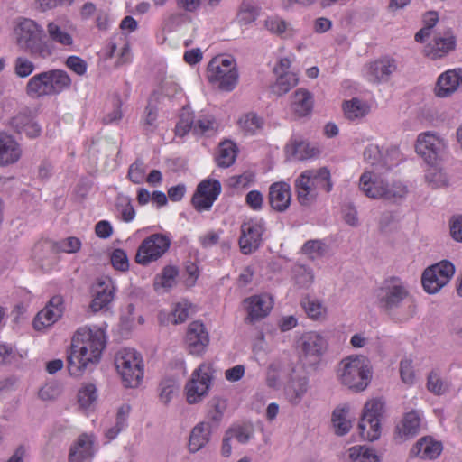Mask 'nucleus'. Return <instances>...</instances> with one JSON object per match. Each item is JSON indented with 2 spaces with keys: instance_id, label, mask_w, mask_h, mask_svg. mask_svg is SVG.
I'll return each mask as SVG.
<instances>
[{
  "instance_id": "60",
  "label": "nucleus",
  "mask_w": 462,
  "mask_h": 462,
  "mask_svg": "<svg viewBox=\"0 0 462 462\" xmlns=\"http://www.w3.org/2000/svg\"><path fill=\"white\" fill-rule=\"evenodd\" d=\"M111 263L115 269L118 271H127L129 268L128 258L125 252L122 249H116L111 254Z\"/></svg>"
},
{
  "instance_id": "10",
  "label": "nucleus",
  "mask_w": 462,
  "mask_h": 462,
  "mask_svg": "<svg viewBox=\"0 0 462 462\" xmlns=\"http://www.w3.org/2000/svg\"><path fill=\"white\" fill-rule=\"evenodd\" d=\"M454 273V264L447 260L428 267L421 277L424 290L430 294L439 292L441 288L449 282Z\"/></svg>"
},
{
  "instance_id": "28",
  "label": "nucleus",
  "mask_w": 462,
  "mask_h": 462,
  "mask_svg": "<svg viewBox=\"0 0 462 462\" xmlns=\"http://www.w3.org/2000/svg\"><path fill=\"white\" fill-rule=\"evenodd\" d=\"M308 383L306 376H291L284 388L287 400L293 405L299 404L308 391Z\"/></svg>"
},
{
  "instance_id": "34",
  "label": "nucleus",
  "mask_w": 462,
  "mask_h": 462,
  "mask_svg": "<svg viewBox=\"0 0 462 462\" xmlns=\"http://www.w3.org/2000/svg\"><path fill=\"white\" fill-rule=\"evenodd\" d=\"M237 156V147L235 143L226 140L218 146V154L216 158L217 164L222 168L231 166Z\"/></svg>"
},
{
  "instance_id": "24",
  "label": "nucleus",
  "mask_w": 462,
  "mask_h": 462,
  "mask_svg": "<svg viewBox=\"0 0 462 462\" xmlns=\"http://www.w3.org/2000/svg\"><path fill=\"white\" fill-rule=\"evenodd\" d=\"M94 439L92 436L82 434L70 448L69 459L70 462H88L93 455Z\"/></svg>"
},
{
  "instance_id": "41",
  "label": "nucleus",
  "mask_w": 462,
  "mask_h": 462,
  "mask_svg": "<svg viewBox=\"0 0 462 462\" xmlns=\"http://www.w3.org/2000/svg\"><path fill=\"white\" fill-rule=\"evenodd\" d=\"M61 316H60V311H53L49 308H44L33 319V328L36 330H42L45 328L51 327L56 321H58Z\"/></svg>"
},
{
  "instance_id": "63",
  "label": "nucleus",
  "mask_w": 462,
  "mask_h": 462,
  "mask_svg": "<svg viewBox=\"0 0 462 462\" xmlns=\"http://www.w3.org/2000/svg\"><path fill=\"white\" fill-rule=\"evenodd\" d=\"M65 64L69 69L79 76L84 75L87 71V62L78 56L68 57Z\"/></svg>"
},
{
  "instance_id": "9",
  "label": "nucleus",
  "mask_w": 462,
  "mask_h": 462,
  "mask_svg": "<svg viewBox=\"0 0 462 462\" xmlns=\"http://www.w3.org/2000/svg\"><path fill=\"white\" fill-rule=\"evenodd\" d=\"M171 241L166 235L156 233L146 237L139 245L135 261L143 266L157 261L169 250Z\"/></svg>"
},
{
  "instance_id": "54",
  "label": "nucleus",
  "mask_w": 462,
  "mask_h": 462,
  "mask_svg": "<svg viewBox=\"0 0 462 462\" xmlns=\"http://www.w3.org/2000/svg\"><path fill=\"white\" fill-rule=\"evenodd\" d=\"M113 108L103 117V123L106 125L119 122L123 117L122 105L123 102L118 95H115L112 98Z\"/></svg>"
},
{
  "instance_id": "43",
  "label": "nucleus",
  "mask_w": 462,
  "mask_h": 462,
  "mask_svg": "<svg viewBox=\"0 0 462 462\" xmlns=\"http://www.w3.org/2000/svg\"><path fill=\"white\" fill-rule=\"evenodd\" d=\"M347 410L346 408H337L332 413V423L337 435L346 434L351 427V421L347 420Z\"/></svg>"
},
{
  "instance_id": "46",
  "label": "nucleus",
  "mask_w": 462,
  "mask_h": 462,
  "mask_svg": "<svg viewBox=\"0 0 462 462\" xmlns=\"http://www.w3.org/2000/svg\"><path fill=\"white\" fill-rule=\"evenodd\" d=\"M47 32L50 39L55 42L64 46H70L73 43L72 36L54 22L47 24Z\"/></svg>"
},
{
  "instance_id": "8",
  "label": "nucleus",
  "mask_w": 462,
  "mask_h": 462,
  "mask_svg": "<svg viewBox=\"0 0 462 462\" xmlns=\"http://www.w3.org/2000/svg\"><path fill=\"white\" fill-rule=\"evenodd\" d=\"M383 413V402L370 400L365 404L358 430L364 440L374 441L380 437V420Z\"/></svg>"
},
{
  "instance_id": "45",
  "label": "nucleus",
  "mask_w": 462,
  "mask_h": 462,
  "mask_svg": "<svg viewBox=\"0 0 462 462\" xmlns=\"http://www.w3.org/2000/svg\"><path fill=\"white\" fill-rule=\"evenodd\" d=\"M177 275V268L173 266H166L163 269L162 275L154 281V289L158 291L162 288L165 291H168L175 285Z\"/></svg>"
},
{
  "instance_id": "17",
  "label": "nucleus",
  "mask_w": 462,
  "mask_h": 462,
  "mask_svg": "<svg viewBox=\"0 0 462 462\" xmlns=\"http://www.w3.org/2000/svg\"><path fill=\"white\" fill-rule=\"evenodd\" d=\"M386 181L373 171H365L359 178V189L368 198L382 199Z\"/></svg>"
},
{
  "instance_id": "49",
  "label": "nucleus",
  "mask_w": 462,
  "mask_h": 462,
  "mask_svg": "<svg viewBox=\"0 0 462 462\" xmlns=\"http://www.w3.org/2000/svg\"><path fill=\"white\" fill-rule=\"evenodd\" d=\"M35 70V64L25 56H18L14 60V73L17 78L25 79Z\"/></svg>"
},
{
  "instance_id": "39",
  "label": "nucleus",
  "mask_w": 462,
  "mask_h": 462,
  "mask_svg": "<svg viewBox=\"0 0 462 462\" xmlns=\"http://www.w3.org/2000/svg\"><path fill=\"white\" fill-rule=\"evenodd\" d=\"M288 149L291 151V155L299 161L307 160L316 156L319 150L315 147H311L309 143L303 141H293Z\"/></svg>"
},
{
  "instance_id": "44",
  "label": "nucleus",
  "mask_w": 462,
  "mask_h": 462,
  "mask_svg": "<svg viewBox=\"0 0 462 462\" xmlns=\"http://www.w3.org/2000/svg\"><path fill=\"white\" fill-rule=\"evenodd\" d=\"M368 111L369 106L357 98H353L344 104L345 116L350 120L363 117L368 113Z\"/></svg>"
},
{
  "instance_id": "5",
  "label": "nucleus",
  "mask_w": 462,
  "mask_h": 462,
  "mask_svg": "<svg viewBox=\"0 0 462 462\" xmlns=\"http://www.w3.org/2000/svg\"><path fill=\"white\" fill-rule=\"evenodd\" d=\"M115 365L125 387H137L143 377V365L140 354L133 348L119 350L115 356Z\"/></svg>"
},
{
  "instance_id": "16",
  "label": "nucleus",
  "mask_w": 462,
  "mask_h": 462,
  "mask_svg": "<svg viewBox=\"0 0 462 462\" xmlns=\"http://www.w3.org/2000/svg\"><path fill=\"white\" fill-rule=\"evenodd\" d=\"M186 344L192 355H201L209 344V335L200 321L191 322L186 333Z\"/></svg>"
},
{
  "instance_id": "15",
  "label": "nucleus",
  "mask_w": 462,
  "mask_h": 462,
  "mask_svg": "<svg viewBox=\"0 0 462 462\" xmlns=\"http://www.w3.org/2000/svg\"><path fill=\"white\" fill-rule=\"evenodd\" d=\"M243 304L247 312L245 321L250 324L264 319L273 308L271 298L267 295L248 297L244 300Z\"/></svg>"
},
{
  "instance_id": "13",
  "label": "nucleus",
  "mask_w": 462,
  "mask_h": 462,
  "mask_svg": "<svg viewBox=\"0 0 462 462\" xmlns=\"http://www.w3.org/2000/svg\"><path fill=\"white\" fill-rule=\"evenodd\" d=\"M446 148L445 140L433 132H425L419 134L416 143V152L429 164L437 162Z\"/></svg>"
},
{
  "instance_id": "47",
  "label": "nucleus",
  "mask_w": 462,
  "mask_h": 462,
  "mask_svg": "<svg viewBox=\"0 0 462 462\" xmlns=\"http://www.w3.org/2000/svg\"><path fill=\"white\" fill-rule=\"evenodd\" d=\"M425 180L428 185L432 189L445 188L448 186V178L440 169L430 167L428 169Z\"/></svg>"
},
{
  "instance_id": "4",
  "label": "nucleus",
  "mask_w": 462,
  "mask_h": 462,
  "mask_svg": "<svg viewBox=\"0 0 462 462\" xmlns=\"http://www.w3.org/2000/svg\"><path fill=\"white\" fill-rule=\"evenodd\" d=\"M378 309L391 314L400 309L409 298L407 284L399 277L392 276L385 279L374 292Z\"/></svg>"
},
{
  "instance_id": "52",
  "label": "nucleus",
  "mask_w": 462,
  "mask_h": 462,
  "mask_svg": "<svg viewBox=\"0 0 462 462\" xmlns=\"http://www.w3.org/2000/svg\"><path fill=\"white\" fill-rule=\"evenodd\" d=\"M263 123V119L254 113L246 114L239 120L242 129L250 134H253L257 130L261 129Z\"/></svg>"
},
{
  "instance_id": "59",
  "label": "nucleus",
  "mask_w": 462,
  "mask_h": 462,
  "mask_svg": "<svg viewBox=\"0 0 462 462\" xmlns=\"http://www.w3.org/2000/svg\"><path fill=\"white\" fill-rule=\"evenodd\" d=\"M74 0H35L34 6L40 12H46L59 6L72 5Z\"/></svg>"
},
{
  "instance_id": "53",
  "label": "nucleus",
  "mask_w": 462,
  "mask_h": 462,
  "mask_svg": "<svg viewBox=\"0 0 462 462\" xmlns=\"http://www.w3.org/2000/svg\"><path fill=\"white\" fill-rule=\"evenodd\" d=\"M228 438L236 439L239 443H246L252 437L253 430L246 425H235L226 431Z\"/></svg>"
},
{
  "instance_id": "32",
  "label": "nucleus",
  "mask_w": 462,
  "mask_h": 462,
  "mask_svg": "<svg viewBox=\"0 0 462 462\" xmlns=\"http://www.w3.org/2000/svg\"><path fill=\"white\" fill-rule=\"evenodd\" d=\"M211 430L206 422L196 425L189 435V448L190 452H197L204 448L210 439Z\"/></svg>"
},
{
  "instance_id": "29",
  "label": "nucleus",
  "mask_w": 462,
  "mask_h": 462,
  "mask_svg": "<svg viewBox=\"0 0 462 462\" xmlns=\"http://www.w3.org/2000/svg\"><path fill=\"white\" fill-rule=\"evenodd\" d=\"M25 92L32 98L51 97L46 72L42 71L32 76L25 86Z\"/></svg>"
},
{
  "instance_id": "57",
  "label": "nucleus",
  "mask_w": 462,
  "mask_h": 462,
  "mask_svg": "<svg viewBox=\"0 0 462 462\" xmlns=\"http://www.w3.org/2000/svg\"><path fill=\"white\" fill-rule=\"evenodd\" d=\"M193 130L197 134H206L217 130V123L212 116H205L194 122Z\"/></svg>"
},
{
  "instance_id": "18",
  "label": "nucleus",
  "mask_w": 462,
  "mask_h": 462,
  "mask_svg": "<svg viewBox=\"0 0 462 462\" xmlns=\"http://www.w3.org/2000/svg\"><path fill=\"white\" fill-rule=\"evenodd\" d=\"M460 88H462V69H448L439 77L435 94L439 97H447Z\"/></svg>"
},
{
  "instance_id": "3",
  "label": "nucleus",
  "mask_w": 462,
  "mask_h": 462,
  "mask_svg": "<svg viewBox=\"0 0 462 462\" xmlns=\"http://www.w3.org/2000/svg\"><path fill=\"white\" fill-rule=\"evenodd\" d=\"M337 375L340 383L348 389L364 391L372 377L370 362L364 356H349L340 362Z\"/></svg>"
},
{
  "instance_id": "62",
  "label": "nucleus",
  "mask_w": 462,
  "mask_h": 462,
  "mask_svg": "<svg viewBox=\"0 0 462 462\" xmlns=\"http://www.w3.org/2000/svg\"><path fill=\"white\" fill-rule=\"evenodd\" d=\"M265 27L271 32L281 35L286 32L288 24L279 17H269L265 21Z\"/></svg>"
},
{
  "instance_id": "23",
  "label": "nucleus",
  "mask_w": 462,
  "mask_h": 462,
  "mask_svg": "<svg viewBox=\"0 0 462 462\" xmlns=\"http://www.w3.org/2000/svg\"><path fill=\"white\" fill-rule=\"evenodd\" d=\"M396 70L395 60L389 58L377 60L369 65V79L375 83L386 82Z\"/></svg>"
},
{
  "instance_id": "27",
  "label": "nucleus",
  "mask_w": 462,
  "mask_h": 462,
  "mask_svg": "<svg viewBox=\"0 0 462 462\" xmlns=\"http://www.w3.org/2000/svg\"><path fill=\"white\" fill-rule=\"evenodd\" d=\"M21 154L17 142L11 135L0 134V165L14 163Z\"/></svg>"
},
{
  "instance_id": "26",
  "label": "nucleus",
  "mask_w": 462,
  "mask_h": 462,
  "mask_svg": "<svg viewBox=\"0 0 462 462\" xmlns=\"http://www.w3.org/2000/svg\"><path fill=\"white\" fill-rule=\"evenodd\" d=\"M297 199L301 206H310L316 199V189L306 171L295 180Z\"/></svg>"
},
{
  "instance_id": "56",
  "label": "nucleus",
  "mask_w": 462,
  "mask_h": 462,
  "mask_svg": "<svg viewBox=\"0 0 462 462\" xmlns=\"http://www.w3.org/2000/svg\"><path fill=\"white\" fill-rule=\"evenodd\" d=\"M400 375L406 384H413L416 380L415 372L411 359H402L400 362Z\"/></svg>"
},
{
  "instance_id": "33",
  "label": "nucleus",
  "mask_w": 462,
  "mask_h": 462,
  "mask_svg": "<svg viewBox=\"0 0 462 462\" xmlns=\"http://www.w3.org/2000/svg\"><path fill=\"white\" fill-rule=\"evenodd\" d=\"M98 287L100 289L97 291V294L90 304L94 312L106 307L113 300L115 294V287L111 282H100Z\"/></svg>"
},
{
  "instance_id": "22",
  "label": "nucleus",
  "mask_w": 462,
  "mask_h": 462,
  "mask_svg": "<svg viewBox=\"0 0 462 462\" xmlns=\"http://www.w3.org/2000/svg\"><path fill=\"white\" fill-rule=\"evenodd\" d=\"M311 93L305 88L297 89L291 97V110L296 117L308 116L313 109Z\"/></svg>"
},
{
  "instance_id": "1",
  "label": "nucleus",
  "mask_w": 462,
  "mask_h": 462,
  "mask_svg": "<svg viewBox=\"0 0 462 462\" xmlns=\"http://www.w3.org/2000/svg\"><path fill=\"white\" fill-rule=\"evenodd\" d=\"M106 346L102 329L79 328L72 337L68 353V370L70 375L80 376L99 363Z\"/></svg>"
},
{
  "instance_id": "48",
  "label": "nucleus",
  "mask_w": 462,
  "mask_h": 462,
  "mask_svg": "<svg viewBox=\"0 0 462 462\" xmlns=\"http://www.w3.org/2000/svg\"><path fill=\"white\" fill-rule=\"evenodd\" d=\"M349 458L356 462H379L373 449L365 446H355L348 449Z\"/></svg>"
},
{
  "instance_id": "37",
  "label": "nucleus",
  "mask_w": 462,
  "mask_h": 462,
  "mask_svg": "<svg viewBox=\"0 0 462 462\" xmlns=\"http://www.w3.org/2000/svg\"><path fill=\"white\" fill-rule=\"evenodd\" d=\"M299 82V79L294 73H284L278 75V79L272 86V92L276 96H282L288 93Z\"/></svg>"
},
{
  "instance_id": "58",
  "label": "nucleus",
  "mask_w": 462,
  "mask_h": 462,
  "mask_svg": "<svg viewBox=\"0 0 462 462\" xmlns=\"http://www.w3.org/2000/svg\"><path fill=\"white\" fill-rule=\"evenodd\" d=\"M427 388L435 394H442L447 391V385L435 372H430L428 375Z\"/></svg>"
},
{
  "instance_id": "2",
  "label": "nucleus",
  "mask_w": 462,
  "mask_h": 462,
  "mask_svg": "<svg viewBox=\"0 0 462 462\" xmlns=\"http://www.w3.org/2000/svg\"><path fill=\"white\" fill-rule=\"evenodd\" d=\"M14 35L17 46L33 57L45 60L53 54L43 29L32 19L23 18L14 28Z\"/></svg>"
},
{
  "instance_id": "14",
  "label": "nucleus",
  "mask_w": 462,
  "mask_h": 462,
  "mask_svg": "<svg viewBox=\"0 0 462 462\" xmlns=\"http://www.w3.org/2000/svg\"><path fill=\"white\" fill-rule=\"evenodd\" d=\"M240 230L241 235L238 240L240 250L244 254H251L259 248L264 227L261 223L250 220L243 223Z\"/></svg>"
},
{
  "instance_id": "30",
  "label": "nucleus",
  "mask_w": 462,
  "mask_h": 462,
  "mask_svg": "<svg viewBox=\"0 0 462 462\" xmlns=\"http://www.w3.org/2000/svg\"><path fill=\"white\" fill-rule=\"evenodd\" d=\"M420 418L417 411L407 412L396 427L398 437L403 440L414 437L420 431Z\"/></svg>"
},
{
  "instance_id": "20",
  "label": "nucleus",
  "mask_w": 462,
  "mask_h": 462,
  "mask_svg": "<svg viewBox=\"0 0 462 462\" xmlns=\"http://www.w3.org/2000/svg\"><path fill=\"white\" fill-rule=\"evenodd\" d=\"M455 46V37L450 32H448L443 36H435L433 43L425 46L424 54L431 60L440 59L454 50Z\"/></svg>"
},
{
  "instance_id": "51",
  "label": "nucleus",
  "mask_w": 462,
  "mask_h": 462,
  "mask_svg": "<svg viewBox=\"0 0 462 462\" xmlns=\"http://www.w3.org/2000/svg\"><path fill=\"white\" fill-rule=\"evenodd\" d=\"M97 388L94 384L84 385L78 393V402L80 407L87 409L97 400Z\"/></svg>"
},
{
  "instance_id": "21",
  "label": "nucleus",
  "mask_w": 462,
  "mask_h": 462,
  "mask_svg": "<svg viewBox=\"0 0 462 462\" xmlns=\"http://www.w3.org/2000/svg\"><path fill=\"white\" fill-rule=\"evenodd\" d=\"M269 203L279 212L288 208L291 203V188L285 182H275L269 189Z\"/></svg>"
},
{
  "instance_id": "12",
  "label": "nucleus",
  "mask_w": 462,
  "mask_h": 462,
  "mask_svg": "<svg viewBox=\"0 0 462 462\" xmlns=\"http://www.w3.org/2000/svg\"><path fill=\"white\" fill-rule=\"evenodd\" d=\"M221 183L217 180L207 179L197 186L191 203L197 211L209 210L221 193Z\"/></svg>"
},
{
  "instance_id": "61",
  "label": "nucleus",
  "mask_w": 462,
  "mask_h": 462,
  "mask_svg": "<svg viewBox=\"0 0 462 462\" xmlns=\"http://www.w3.org/2000/svg\"><path fill=\"white\" fill-rule=\"evenodd\" d=\"M281 364L272 363L267 367L266 384L271 388H278L280 386L279 372Z\"/></svg>"
},
{
  "instance_id": "19",
  "label": "nucleus",
  "mask_w": 462,
  "mask_h": 462,
  "mask_svg": "<svg viewBox=\"0 0 462 462\" xmlns=\"http://www.w3.org/2000/svg\"><path fill=\"white\" fill-rule=\"evenodd\" d=\"M442 452V444L431 437L420 439L411 448L410 455L424 460L437 458Z\"/></svg>"
},
{
  "instance_id": "35",
  "label": "nucleus",
  "mask_w": 462,
  "mask_h": 462,
  "mask_svg": "<svg viewBox=\"0 0 462 462\" xmlns=\"http://www.w3.org/2000/svg\"><path fill=\"white\" fill-rule=\"evenodd\" d=\"M295 284L301 289L310 288L315 280V273L312 268L304 264H295L291 270Z\"/></svg>"
},
{
  "instance_id": "38",
  "label": "nucleus",
  "mask_w": 462,
  "mask_h": 462,
  "mask_svg": "<svg viewBox=\"0 0 462 462\" xmlns=\"http://www.w3.org/2000/svg\"><path fill=\"white\" fill-rule=\"evenodd\" d=\"M328 245L322 240H308L301 247V253L310 260L323 257L328 252Z\"/></svg>"
},
{
  "instance_id": "25",
  "label": "nucleus",
  "mask_w": 462,
  "mask_h": 462,
  "mask_svg": "<svg viewBox=\"0 0 462 462\" xmlns=\"http://www.w3.org/2000/svg\"><path fill=\"white\" fill-rule=\"evenodd\" d=\"M11 125L16 133L25 134L29 138L38 137L41 127L29 113H19L11 120Z\"/></svg>"
},
{
  "instance_id": "55",
  "label": "nucleus",
  "mask_w": 462,
  "mask_h": 462,
  "mask_svg": "<svg viewBox=\"0 0 462 462\" xmlns=\"http://www.w3.org/2000/svg\"><path fill=\"white\" fill-rule=\"evenodd\" d=\"M54 246L58 252L74 254L80 250L81 241L76 236H69L57 242Z\"/></svg>"
},
{
  "instance_id": "36",
  "label": "nucleus",
  "mask_w": 462,
  "mask_h": 462,
  "mask_svg": "<svg viewBox=\"0 0 462 462\" xmlns=\"http://www.w3.org/2000/svg\"><path fill=\"white\" fill-rule=\"evenodd\" d=\"M306 171L316 189H323L327 192L332 189L330 171L327 167L306 170Z\"/></svg>"
},
{
  "instance_id": "64",
  "label": "nucleus",
  "mask_w": 462,
  "mask_h": 462,
  "mask_svg": "<svg viewBox=\"0 0 462 462\" xmlns=\"http://www.w3.org/2000/svg\"><path fill=\"white\" fill-rule=\"evenodd\" d=\"M194 125L193 118L190 115L182 113L180 116V119L176 125V134L179 136H184L187 133H189Z\"/></svg>"
},
{
  "instance_id": "42",
  "label": "nucleus",
  "mask_w": 462,
  "mask_h": 462,
  "mask_svg": "<svg viewBox=\"0 0 462 462\" xmlns=\"http://www.w3.org/2000/svg\"><path fill=\"white\" fill-rule=\"evenodd\" d=\"M300 304L308 317L312 319H320L326 315L327 309L319 300L306 297L301 300Z\"/></svg>"
},
{
  "instance_id": "11",
  "label": "nucleus",
  "mask_w": 462,
  "mask_h": 462,
  "mask_svg": "<svg viewBox=\"0 0 462 462\" xmlns=\"http://www.w3.org/2000/svg\"><path fill=\"white\" fill-rule=\"evenodd\" d=\"M300 357L309 365L317 364L328 348L326 338L314 331L304 333L298 341Z\"/></svg>"
},
{
  "instance_id": "31",
  "label": "nucleus",
  "mask_w": 462,
  "mask_h": 462,
  "mask_svg": "<svg viewBox=\"0 0 462 462\" xmlns=\"http://www.w3.org/2000/svg\"><path fill=\"white\" fill-rule=\"evenodd\" d=\"M47 74L50 90L51 96H57L71 86L69 75L62 69H50L45 71Z\"/></svg>"
},
{
  "instance_id": "40",
  "label": "nucleus",
  "mask_w": 462,
  "mask_h": 462,
  "mask_svg": "<svg viewBox=\"0 0 462 462\" xmlns=\"http://www.w3.org/2000/svg\"><path fill=\"white\" fill-rule=\"evenodd\" d=\"M407 194V186L399 180H394L392 183H385L382 199L396 202L405 198Z\"/></svg>"
},
{
  "instance_id": "50",
  "label": "nucleus",
  "mask_w": 462,
  "mask_h": 462,
  "mask_svg": "<svg viewBox=\"0 0 462 462\" xmlns=\"http://www.w3.org/2000/svg\"><path fill=\"white\" fill-rule=\"evenodd\" d=\"M146 165L141 159H136L129 167L127 178L134 184H141L145 180Z\"/></svg>"
},
{
  "instance_id": "7",
  "label": "nucleus",
  "mask_w": 462,
  "mask_h": 462,
  "mask_svg": "<svg viewBox=\"0 0 462 462\" xmlns=\"http://www.w3.org/2000/svg\"><path fill=\"white\" fill-rule=\"evenodd\" d=\"M213 374L214 369L209 363H203L193 371L185 385L186 399L189 404L199 403L208 395Z\"/></svg>"
},
{
  "instance_id": "6",
  "label": "nucleus",
  "mask_w": 462,
  "mask_h": 462,
  "mask_svg": "<svg viewBox=\"0 0 462 462\" xmlns=\"http://www.w3.org/2000/svg\"><path fill=\"white\" fill-rule=\"evenodd\" d=\"M207 77L211 83L225 91L232 90L237 84L238 72L232 57H215L208 65Z\"/></svg>"
}]
</instances>
